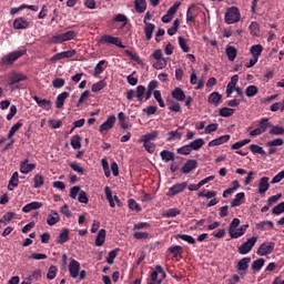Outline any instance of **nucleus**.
Returning <instances> with one entry per match:
<instances>
[{"label":"nucleus","instance_id":"a18cd8bd","mask_svg":"<svg viewBox=\"0 0 284 284\" xmlns=\"http://www.w3.org/2000/svg\"><path fill=\"white\" fill-rule=\"evenodd\" d=\"M108 83H105V80H100L99 82L92 84L91 92H101V90H103V88Z\"/></svg>","mask_w":284,"mask_h":284},{"label":"nucleus","instance_id":"69168bd1","mask_svg":"<svg viewBox=\"0 0 284 284\" xmlns=\"http://www.w3.org/2000/svg\"><path fill=\"white\" fill-rule=\"evenodd\" d=\"M52 85L57 90H60V88H63V85H65V80L63 78H57L52 81Z\"/></svg>","mask_w":284,"mask_h":284},{"label":"nucleus","instance_id":"423d86ee","mask_svg":"<svg viewBox=\"0 0 284 284\" xmlns=\"http://www.w3.org/2000/svg\"><path fill=\"white\" fill-rule=\"evenodd\" d=\"M274 247H276V243L264 242L258 246L256 254L257 256H268V254H272V252H274Z\"/></svg>","mask_w":284,"mask_h":284},{"label":"nucleus","instance_id":"a211bd4d","mask_svg":"<svg viewBox=\"0 0 284 284\" xmlns=\"http://www.w3.org/2000/svg\"><path fill=\"white\" fill-rule=\"evenodd\" d=\"M250 263H252V257H243L240 260L236 265L237 272H246L250 267Z\"/></svg>","mask_w":284,"mask_h":284},{"label":"nucleus","instance_id":"49530a36","mask_svg":"<svg viewBox=\"0 0 284 284\" xmlns=\"http://www.w3.org/2000/svg\"><path fill=\"white\" fill-rule=\"evenodd\" d=\"M59 272V268H57L55 265H51L49 267V271L47 273V278L48 281H54V278H57V273Z\"/></svg>","mask_w":284,"mask_h":284},{"label":"nucleus","instance_id":"052dcab7","mask_svg":"<svg viewBox=\"0 0 284 284\" xmlns=\"http://www.w3.org/2000/svg\"><path fill=\"white\" fill-rule=\"evenodd\" d=\"M169 252L173 254V257L176 258L179 254H183V247L179 245H174L169 247Z\"/></svg>","mask_w":284,"mask_h":284},{"label":"nucleus","instance_id":"6ab92c4d","mask_svg":"<svg viewBox=\"0 0 284 284\" xmlns=\"http://www.w3.org/2000/svg\"><path fill=\"white\" fill-rule=\"evenodd\" d=\"M270 190V178L263 176L260 180L258 184V193L260 194H265Z\"/></svg>","mask_w":284,"mask_h":284},{"label":"nucleus","instance_id":"72a5a7b5","mask_svg":"<svg viewBox=\"0 0 284 284\" xmlns=\"http://www.w3.org/2000/svg\"><path fill=\"white\" fill-rule=\"evenodd\" d=\"M245 199V192H240L235 195V199L231 202V207H239L241 206V201Z\"/></svg>","mask_w":284,"mask_h":284},{"label":"nucleus","instance_id":"e433bc0d","mask_svg":"<svg viewBox=\"0 0 284 284\" xmlns=\"http://www.w3.org/2000/svg\"><path fill=\"white\" fill-rule=\"evenodd\" d=\"M234 112H236V110L224 106L219 110V115L223 116L224 119H227V118L232 116L234 114Z\"/></svg>","mask_w":284,"mask_h":284},{"label":"nucleus","instance_id":"f257e3e1","mask_svg":"<svg viewBox=\"0 0 284 284\" xmlns=\"http://www.w3.org/2000/svg\"><path fill=\"white\" fill-rule=\"evenodd\" d=\"M224 19H225V22L229 24L239 23V21H241V12L239 11V8L236 7L229 8L225 12Z\"/></svg>","mask_w":284,"mask_h":284},{"label":"nucleus","instance_id":"412c9836","mask_svg":"<svg viewBox=\"0 0 284 284\" xmlns=\"http://www.w3.org/2000/svg\"><path fill=\"white\" fill-rule=\"evenodd\" d=\"M68 97H70V93L68 91H63L62 93H60L57 99H55V108H58V110H61L65 103V99H68Z\"/></svg>","mask_w":284,"mask_h":284},{"label":"nucleus","instance_id":"f03ea898","mask_svg":"<svg viewBox=\"0 0 284 284\" xmlns=\"http://www.w3.org/2000/svg\"><path fill=\"white\" fill-rule=\"evenodd\" d=\"M257 241H258V236L250 237L246 242L242 243L237 248L239 254H242V255L250 254L253 247L256 245Z\"/></svg>","mask_w":284,"mask_h":284},{"label":"nucleus","instance_id":"bb28decb","mask_svg":"<svg viewBox=\"0 0 284 284\" xmlns=\"http://www.w3.org/2000/svg\"><path fill=\"white\" fill-rule=\"evenodd\" d=\"M156 136H159V131H152L151 133L144 134L140 140V143H150V141L156 140Z\"/></svg>","mask_w":284,"mask_h":284},{"label":"nucleus","instance_id":"7c9ffc66","mask_svg":"<svg viewBox=\"0 0 284 284\" xmlns=\"http://www.w3.org/2000/svg\"><path fill=\"white\" fill-rule=\"evenodd\" d=\"M160 156L165 163H169V161H174V152L172 151L163 150L160 152Z\"/></svg>","mask_w":284,"mask_h":284},{"label":"nucleus","instance_id":"4468645a","mask_svg":"<svg viewBox=\"0 0 284 284\" xmlns=\"http://www.w3.org/2000/svg\"><path fill=\"white\" fill-rule=\"evenodd\" d=\"M207 101L211 105L219 108V105H221V103H223V95L221 93L214 91L209 95Z\"/></svg>","mask_w":284,"mask_h":284},{"label":"nucleus","instance_id":"393cba45","mask_svg":"<svg viewBox=\"0 0 284 284\" xmlns=\"http://www.w3.org/2000/svg\"><path fill=\"white\" fill-rule=\"evenodd\" d=\"M69 240H70V231L68 229H64L58 236L57 243L59 245H63V243H68Z\"/></svg>","mask_w":284,"mask_h":284},{"label":"nucleus","instance_id":"5fc2aeb1","mask_svg":"<svg viewBox=\"0 0 284 284\" xmlns=\"http://www.w3.org/2000/svg\"><path fill=\"white\" fill-rule=\"evenodd\" d=\"M103 65H105V60L99 61L93 71V77H99V74H103Z\"/></svg>","mask_w":284,"mask_h":284},{"label":"nucleus","instance_id":"4d7b16f0","mask_svg":"<svg viewBox=\"0 0 284 284\" xmlns=\"http://www.w3.org/2000/svg\"><path fill=\"white\" fill-rule=\"evenodd\" d=\"M199 199H215L216 196V191H207L205 192H197Z\"/></svg>","mask_w":284,"mask_h":284},{"label":"nucleus","instance_id":"dca6fc26","mask_svg":"<svg viewBox=\"0 0 284 284\" xmlns=\"http://www.w3.org/2000/svg\"><path fill=\"white\" fill-rule=\"evenodd\" d=\"M196 7L194 4L190 6L186 11V23L187 26H192V23H196Z\"/></svg>","mask_w":284,"mask_h":284},{"label":"nucleus","instance_id":"4be33fe9","mask_svg":"<svg viewBox=\"0 0 284 284\" xmlns=\"http://www.w3.org/2000/svg\"><path fill=\"white\" fill-rule=\"evenodd\" d=\"M134 8H135V12H138L139 14H143V12L148 10V1L134 0Z\"/></svg>","mask_w":284,"mask_h":284},{"label":"nucleus","instance_id":"f8f14e48","mask_svg":"<svg viewBox=\"0 0 284 284\" xmlns=\"http://www.w3.org/2000/svg\"><path fill=\"white\" fill-rule=\"evenodd\" d=\"M32 99L42 110H45L47 112H49V110H52V101L47 99H41L37 95H33Z\"/></svg>","mask_w":284,"mask_h":284},{"label":"nucleus","instance_id":"a878e982","mask_svg":"<svg viewBox=\"0 0 284 284\" xmlns=\"http://www.w3.org/2000/svg\"><path fill=\"white\" fill-rule=\"evenodd\" d=\"M257 128L260 129V132H262V134H265V132H267V128H272V124H270V119H261Z\"/></svg>","mask_w":284,"mask_h":284},{"label":"nucleus","instance_id":"37998d69","mask_svg":"<svg viewBox=\"0 0 284 284\" xmlns=\"http://www.w3.org/2000/svg\"><path fill=\"white\" fill-rule=\"evenodd\" d=\"M258 94V87L252 84L245 89V95L248 98L256 97Z\"/></svg>","mask_w":284,"mask_h":284},{"label":"nucleus","instance_id":"58836bf2","mask_svg":"<svg viewBox=\"0 0 284 284\" xmlns=\"http://www.w3.org/2000/svg\"><path fill=\"white\" fill-rule=\"evenodd\" d=\"M263 265H265V258H257L252 263L253 272H261L263 270Z\"/></svg>","mask_w":284,"mask_h":284},{"label":"nucleus","instance_id":"13d9d810","mask_svg":"<svg viewBox=\"0 0 284 284\" xmlns=\"http://www.w3.org/2000/svg\"><path fill=\"white\" fill-rule=\"evenodd\" d=\"M178 239L185 241L190 245H194L196 243V240L192 235H187V234H178Z\"/></svg>","mask_w":284,"mask_h":284},{"label":"nucleus","instance_id":"9d476101","mask_svg":"<svg viewBox=\"0 0 284 284\" xmlns=\"http://www.w3.org/2000/svg\"><path fill=\"white\" fill-rule=\"evenodd\" d=\"M28 28H30V21L28 19L20 17L13 20L14 30H28Z\"/></svg>","mask_w":284,"mask_h":284},{"label":"nucleus","instance_id":"de8ad7c7","mask_svg":"<svg viewBox=\"0 0 284 284\" xmlns=\"http://www.w3.org/2000/svg\"><path fill=\"white\" fill-rule=\"evenodd\" d=\"M71 146L73 150H81V135H73L71 138Z\"/></svg>","mask_w":284,"mask_h":284},{"label":"nucleus","instance_id":"5701e85b","mask_svg":"<svg viewBox=\"0 0 284 284\" xmlns=\"http://www.w3.org/2000/svg\"><path fill=\"white\" fill-rule=\"evenodd\" d=\"M171 97L175 99V101H185V92L179 87L171 92Z\"/></svg>","mask_w":284,"mask_h":284},{"label":"nucleus","instance_id":"864d4df0","mask_svg":"<svg viewBox=\"0 0 284 284\" xmlns=\"http://www.w3.org/2000/svg\"><path fill=\"white\" fill-rule=\"evenodd\" d=\"M178 41H179V45L183 52H190V45H187V40H185V38L180 36L178 38Z\"/></svg>","mask_w":284,"mask_h":284},{"label":"nucleus","instance_id":"bf43d9fd","mask_svg":"<svg viewBox=\"0 0 284 284\" xmlns=\"http://www.w3.org/2000/svg\"><path fill=\"white\" fill-rule=\"evenodd\" d=\"M270 134H273L274 136H281L284 134V128L278 125H273L270 130Z\"/></svg>","mask_w":284,"mask_h":284},{"label":"nucleus","instance_id":"6e6d98bb","mask_svg":"<svg viewBox=\"0 0 284 284\" xmlns=\"http://www.w3.org/2000/svg\"><path fill=\"white\" fill-rule=\"evenodd\" d=\"M283 144H284V140L281 139V138H277V139H274L272 141H268L266 143V146L267 148H281V145H283Z\"/></svg>","mask_w":284,"mask_h":284},{"label":"nucleus","instance_id":"c756f323","mask_svg":"<svg viewBox=\"0 0 284 284\" xmlns=\"http://www.w3.org/2000/svg\"><path fill=\"white\" fill-rule=\"evenodd\" d=\"M237 54H239V50H236V47H232V45L226 47V57L229 61H234Z\"/></svg>","mask_w":284,"mask_h":284},{"label":"nucleus","instance_id":"0eeeda50","mask_svg":"<svg viewBox=\"0 0 284 284\" xmlns=\"http://www.w3.org/2000/svg\"><path fill=\"white\" fill-rule=\"evenodd\" d=\"M22 81H28V75L13 71L7 79L8 85H17V83H21Z\"/></svg>","mask_w":284,"mask_h":284},{"label":"nucleus","instance_id":"3c124183","mask_svg":"<svg viewBox=\"0 0 284 284\" xmlns=\"http://www.w3.org/2000/svg\"><path fill=\"white\" fill-rule=\"evenodd\" d=\"M178 154H182L183 156H187L192 154V149L190 144H185L176 150Z\"/></svg>","mask_w":284,"mask_h":284},{"label":"nucleus","instance_id":"0e129e2a","mask_svg":"<svg viewBox=\"0 0 284 284\" xmlns=\"http://www.w3.org/2000/svg\"><path fill=\"white\" fill-rule=\"evenodd\" d=\"M145 94V87L138 85L135 90V97L138 101H143V95Z\"/></svg>","mask_w":284,"mask_h":284},{"label":"nucleus","instance_id":"20e7f679","mask_svg":"<svg viewBox=\"0 0 284 284\" xmlns=\"http://www.w3.org/2000/svg\"><path fill=\"white\" fill-rule=\"evenodd\" d=\"M99 43H103L104 45H116V48H121L122 50L125 48L120 38L110 34L102 36L99 40Z\"/></svg>","mask_w":284,"mask_h":284},{"label":"nucleus","instance_id":"ddd939ff","mask_svg":"<svg viewBox=\"0 0 284 284\" xmlns=\"http://www.w3.org/2000/svg\"><path fill=\"white\" fill-rule=\"evenodd\" d=\"M30 160L26 159L20 163V172L21 174H30L33 170L37 169V164L34 163H29Z\"/></svg>","mask_w":284,"mask_h":284},{"label":"nucleus","instance_id":"a19ab883","mask_svg":"<svg viewBox=\"0 0 284 284\" xmlns=\"http://www.w3.org/2000/svg\"><path fill=\"white\" fill-rule=\"evenodd\" d=\"M179 214H181V210H179V209H169L166 212H164L162 214V216H164V219H174V217L179 216Z\"/></svg>","mask_w":284,"mask_h":284},{"label":"nucleus","instance_id":"473e14b6","mask_svg":"<svg viewBox=\"0 0 284 284\" xmlns=\"http://www.w3.org/2000/svg\"><path fill=\"white\" fill-rule=\"evenodd\" d=\"M45 183V178H43L42 174H36L33 178V187L39 189L43 187V184Z\"/></svg>","mask_w":284,"mask_h":284},{"label":"nucleus","instance_id":"c9c22d12","mask_svg":"<svg viewBox=\"0 0 284 284\" xmlns=\"http://www.w3.org/2000/svg\"><path fill=\"white\" fill-rule=\"evenodd\" d=\"M61 221V217L59 216V213L57 211H53L52 214H50L47 219L48 225H57Z\"/></svg>","mask_w":284,"mask_h":284},{"label":"nucleus","instance_id":"b1692460","mask_svg":"<svg viewBox=\"0 0 284 284\" xmlns=\"http://www.w3.org/2000/svg\"><path fill=\"white\" fill-rule=\"evenodd\" d=\"M43 207V204L41 202H31L22 207V212L24 214H28L29 212H32V210H39Z\"/></svg>","mask_w":284,"mask_h":284},{"label":"nucleus","instance_id":"09e8293b","mask_svg":"<svg viewBox=\"0 0 284 284\" xmlns=\"http://www.w3.org/2000/svg\"><path fill=\"white\" fill-rule=\"evenodd\" d=\"M250 150L253 154H261L262 156H265V154H267L262 146H258V144H251Z\"/></svg>","mask_w":284,"mask_h":284},{"label":"nucleus","instance_id":"79ce46f5","mask_svg":"<svg viewBox=\"0 0 284 284\" xmlns=\"http://www.w3.org/2000/svg\"><path fill=\"white\" fill-rule=\"evenodd\" d=\"M21 128H23V123H21V122H17L13 126H11V129L8 133V139L12 140V136H14V134H17V132H19V130H21Z\"/></svg>","mask_w":284,"mask_h":284},{"label":"nucleus","instance_id":"9b49d317","mask_svg":"<svg viewBox=\"0 0 284 284\" xmlns=\"http://www.w3.org/2000/svg\"><path fill=\"white\" fill-rule=\"evenodd\" d=\"M81 270V263L77 260H71L69 263V274L72 278H77L79 276V271Z\"/></svg>","mask_w":284,"mask_h":284},{"label":"nucleus","instance_id":"6e6552de","mask_svg":"<svg viewBox=\"0 0 284 284\" xmlns=\"http://www.w3.org/2000/svg\"><path fill=\"white\" fill-rule=\"evenodd\" d=\"M187 189V182L176 183L169 189L168 196H176L181 192H185Z\"/></svg>","mask_w":284,"mask_h":284},{"label":"nucleus","instance_id":"aec40b11","mask_svg":"<svg viewBox=\"0 0 284 284\" xmlns=\"http://www.w3.org/2000/svg\"><path fill=\"white\" fill-rule=\"evenodd\" d=\"M144 26H145L144 27L145 39H146V41H151L152 34H154V30H156V26H154V23H152V22H145Z\"/></svg>","mask_w":284,"mask_h":284},{"label":"nucleus","instance_id":"7ed1b4c3","mask_svg":"<svg viewBox=\"0 0 284 284\" xmlns=\"http://www.w3.org/2000/svg\"><path fill=\"white\" fill-rule=\"evenodd\" d=\"M23 54H26V50H18V51L10 52L1 59V63L2 65H12L14 61H18V59H21Z\"/></svg>","mask_w":284,"mask_h":284},{"label":"nucleus","instance_id":"c85d7f7f","mask_svg":"<svg viewBox=\"0 0 284 284\" xmlns=\"http://www.w3.org/2000/svg\"><path fill=\"white\" fill-rule=\"evenodd\" d=\"M191 151L194 150L195 152L201 150V148H203V145H205V140H203V138H199L194 141H192L190 144Z\"/></svg>","mask_w":284,"mask_h":284},{"label":"nucleus","instance_id":"1a4fd4ad","mask_svg":"<svg viewBox=\"0 0 284 284\" xmlns=\"http://www.w3.org/2000/svg\"><path fill=\"white\" fill-rule=\"evenodd\" d=\"M196 168H199V161L187 160L181 168V172L182 174H190V172H193V170H196Z\"/></svg>","mask_w":284,"mask_h":284},{"label":"nucleus","instance_id":"680f3d73","mask_svg":"<svg viewBox=\"0 0 284 284\" xmlns=\"http://www.w3.org/2000/svg\"><path fill=\"white\" fill-rule=\"evenodd\" d=\"M129 207L132 210V212H141L143 209H141V205H139L138 202H135L134 199L129 200Z\"/></svg>","mask_w":284,"mask_h":284},{"label":"nucleus","instance_id":"2eb2a0df","mask_svg":"<svg viewBox=\"0 0 284 284\" xmlns=\"http://www.w3.org/2000/svg\"><path fill=\"white\" fill-rule=\"evenodd\" d=\"M114 123H116V116L110 115L106 121L100 125V132H108V130H112L114 128Z\"/></svg>","mask_w":284,"mask_h":284},{"label":"nucleus","instance_id":"338daca9","mask_svg":"<svg viewBox=\"0 0 284 284\" xmlns=\"http://www.w3.org/2000/svg\"><path fill=\"white\" fill-rule=\"evenodd\" d=\"M169 110L171 112H181V104L175 101L169 102Z\"/></svg>","mask_w":284,"mask_h":284},{"label":"nucleus","instance_id":"f3484780","mask_svg":"<svg viewBox=\"0 0 284 284\" xmlns=\"http://www.w3.org/2000/svg\"><path fill=\"white\" fill-rule=\"evenodd\" d=\"M230 139H231L230 134L221 135L220 138L210 141L209 148H216V145H223V143H227Z\"/></svg>","mask_w":284,"mask_h":284},{"label":"nucleus","instance_id":"603ef678","mask_svg":"<svg viewBox=\"0 0 284 284\" xmlns=\"http://www.w3.org/2000/svg\"><path fill=\"white\" fill-rule=\"evenodd\" d=\"M183 136L182 132H179V130L176 131H170L168 133V139L166 141H176V139H181Z\"/></svg>","mask_w":284,"mask_h":284},{"label":"nucleus","instance_id":"c03bdc74","mask_svg":"<svg viewBox=\"0 0 284 284\" xmlns=\"http://www.w3.org/2000/svg\"><path fill=\"white\" fill-rule=\"evenodd\" d=\"M248 30H250V34H252V37H260V34H261V29L258 28L257 22H252L248 27Z\"/></svg>","mask_w":284,"mask_h":284},{"label":"nucleus","instance_id":"2f4dec72","mask_svg":"<svg viewBox=\"0 0 284 284\" xmlns=\"http://www.w3.org/2000/svg\"><path fill=\"white\" fill-rule=\"evenodd\" d=\"M247 227H250V224H244L240 229H236L235 233L231 235V239H241L247 232Z\"/></svg>","mask_w":284,"mask_h":284},{"label":"nucleus","instance_id":"8fccbe9b","mask_svg":"<svg viewBox=\"0 0 284 284\" xmlns=\"http://www.w3.org/2000/svg\"><path fill=\"white\" fill-rule=\"evenodd\" d=\"M166 67H168V60L165 58L156 60V62L153 63L154 70H163V68H166Z\"/></svg>","mask_w":284,"mask_h":284},{"label":"nucleus","instance_id":"39448f33","mask_svg":"<svg viewBox=\"0 0 284 284\" xmlns=\"http://www.w3.org/2000/svg\"><path fill=\"white\" fill-rule=\"evenodd\" d=\"M77 37V32L69 30L64 33L53 36L51 42L53 43H64V41H72Z\"/></svg>","mask_w":284,"mask_h":284},{"label":"nucleus","instance_id":"4c0bfd02","mask_svg":"<svg viewBox=\"0 0 284 284\" xmlns=\"http://www.w3.org/2000/svg\"><path fill=\"white\" fill-rule=\"evenodd\" d=\"M241 225V220L239 217H235L232 220V222L229 225V234L232 236L236 232V229Z\"/></svg>","mask_w":284,"mask_h":284},{"label":"nucleus","instance_id":"f704fd0d","mask_svg":"<svg viewBox=\"0 0 284 284\" xmlns=\"http://www.w3.org/2000/svg\"><path fill=\"white\" fill-rule=\"evenodd\" d=\"M250 52L253 58L258 59L261 57V52H263V45L254 44L251 47Z\"/></svg>","mask_w":284,"mask_h":284},{"label":"nucleus","instance_id":"e2e57ef3","mask_svg":"<svg viewBox=\"0 0 284 284\" xmlns=\"http://www.w3.org/2000/svg\"><path fill=\"white\" fill-rule=\"evenodd\" d=\"M133 239H136V241H145V240L150 239V233L135 232V233H133Z\"/></svg>","mask_w":284,"mask_h":284},{"label":"nucleus","instance_id":"cd10ccee","mask_svg":"<svg viewBox=\"0 0 284 284\" xmlns=\"http://www.w3.org/2000/svg\"><path fill=\"white\" fill-rule=\"evenodd\" d=\"M105 230L104 229H101L99 232H98V235L95 237V245L97 247H101L104 243H105Z\"/></svg>","mask_w":284,"mask_h":284},{"label":"nucleus","instance_id":"774afa93","mask_svg":"<svg viewBox=\"0 0 284 284\" xmlns=\"http://www.w3.org/2000/svg\"><path fill=\"white\" fill-rule=\"evenodd\" d=\"M283 212H284V202H281L280 204H277L272 209V214L278 215V214H283Z\"/></svg>","mask_w":284,"mask_h":284},{"label":"nucleus","instance_id":"ea45409f","mask_svg":"<svg viewBox=\"0 0 284 284\" xmlns=\"http://www.w3.org/2000/svg\"><path fill=\"white\" fill-rule=\"evenodd\" d=\"M181 26V20L175 19L173 21V26L171 28L168 29V34L169 37H174V34H176V32H179V27Z\"/></svg>","mask_w":284,"mask_h":284}]
</instances>
